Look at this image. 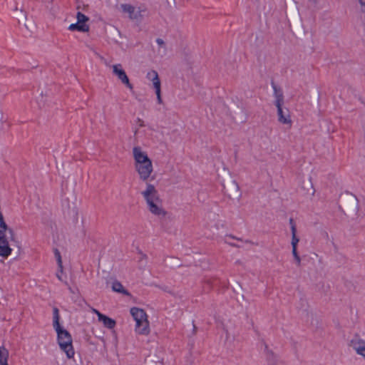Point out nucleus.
<instances>
[{
    "label": "nucleus",
    "instance_id": "nucleus-12",
    "mask_svg": "<svg viewBox=\"0 0 365 365\" xmlns=\"http://www.w3.org/2000/svg\"><path fill=\"white\" fill-rule=\"evenodd\" d=\"M123 11L128 14L130 19H138L142 16V11L140 8H135L130 4H122Z\"/></svg>",
    "mask_w": 365,
    "mask_h": 365
},
{
    "label": "nucleus",
    "instance_id": "nucleus-10",
    "mask_svg": "<svg viewBox=\"0 0 365 365\" xmlns=\"http://www.w3.org/2000/svg\"><path fill=\"white\" fill-rule=\"evenodd\" d=\"M230 115L234 121L244 123L247 119V113L243 108H235L230 111Z\"/></svg>",
    "mask_w": 365,
    "mask_h": 365
},
{
    "label": "nucleus",
    "instance_id": "nucleus-28",
    "mask_svg": "<svg viewBox=\"0 0 365 365\" xmlns=\"http://www.w3.org/2000/svg\"><path fill=\"white\" fill-rule=\"evenodd\" d=\"M157 43L160 45V46H163L164 44V41L163 39L161 38H158L157 39Z\"/></svg>",
    "mask_w": 365,
    "mask_h": 365
},
{
    "label": "nucleus",
    "instance_id": "nucleus-8",
    "mask_svg": "<svg viewBox=\"0 0 365 365\" xmlns=\"http://www.w3.org/2000/svg\"><path fill=\"white\" fill-rule=\"evenodd\" d=\"M301 187L304 192V195L308 197H312L315 193L312 179L311 176H307L301 182Z\"/></svg>",
    "mask_w": 365,
    "mask_h": 365
},
{
    "label": "nucleus",
    "instance_id": "nucleus-14",
    "mask_svg": "<svg viewBox=\"0 0 365 365\" xmlns=\"http://www.w3.org/2000/svg\"><path fill=\"white\" fill-rule=\"evenodd\" d=\"M92 311L96 314L98 316V320L101 322L103 325L108 328V329H113L115 326V320L112 319L111 318H109L108 317L100 313L97 309H93Z\"/></svg>",
    "mask_w": 365,
    "mask_h": 365
},
{
    "label": "nucleus",
    "instance_id": "nucleus-16",
    "mask_svg": "<svg viewBox=\"0 0 365 365\" xmlns=\"http://www.w3.org/2000/svg\"><path fill=\"white\" fill-rule=\"evenodd\" d=\"M148 75L153 76L152 81L155 88L158 101L160 103H162V99L160 96V81L158 77V74L155 71H152L150 73H148Z\"/></svg>",
    "mask_w": 365,
    "mask_h": 365
},
{
    "label": "nucleus",
    "instance_id": "nucleus-15",
    "mask_svg": "<svg viewBox=\"0 0 365 365\" xmlns=\"http://www.w3.org/2000/svg\"><path fill=\"white\" fill-rule=\"evenodd\" d=\"M149 206L150 211L156 215H165L166 212L162 207V200H160L158 202H147Z\"/></svg>",
    "mask_w": 365,
    "mask_h": 365
},
{
    "label": "nucleus",
    "instance_id": "nucleus-1",
    "mask_svg": "<svg viewBox=\"0 0 365 365\" xmlns=\"http://www.w3.org/2000/svg\"><path fill=\"white\" fill-rule=\"evenodd\" d=\"M274 103L277 108V120L280 124L290 128L292 125V120L289 110L284 106V97L282 90L272 83Z\"/></svg>",
    "mask_w": 365,
    "mask_h": 365
},
{
    "label": "nucleus",
    "instance_id": "nucleus-7",
    "mask_svg": "<svg viewBox=\"0 0 365 365\" xmlns=\"http://www.w3.org/2000/svg\"><path fill=\"white\" fill-rule=\"evenodd\" d=\"M341 207L344 212H350L357 206V199L353 195H348L341 198Z\"/></svg>",
    "mask_w": 365,
    "mask_h": 365
},
{
    "label": "nucleus",
    "instance_id": "nucleus-23",
    "mask_svg": "<svg viewBox=\"0 0 365 365\" xmlns=\"http://www.w3.org/2000/svg\"><path fill=\"white\" fill-rule=\"evenodd\" d=\"M289 224L291 227L292 235H297V227L294 220L292 218L289 220Z\"/></svg>",
    "mask_w": 365,
    "mask_h": 365
},
{
    "label": "nucleus",
    "instance_id": "nucleus-27",
    "mask_svg": "<svg viewBox=\"0 0 365 365\" xmlns=\"http://www.w3.org/2000/svg\"><path fill=\"white\" fill-rule=\"evenodd\" d=\"M56 257H57L58 262L59 264L61 266V263H62V262H61V255H60L59 252H58V251H57V250L56 251Z\"/></svg>",
    "mask_w": 365,
    "mask_h": 365
},
{
    "label": "nucleus",
    "instance_id": "nucleus-26",
    "mask_svg": "<svg viewBox=\"0 0 365 365\" xmlns=\"http://www.w3.org/2000/svg\"><path fill=\"white\" fill-rule=\"evenodd\" d=\"M187 328L190 329H192V332L195 333V324L192 322H189L187 324Z\"/></svg>",
    "mask_w": 365,
    "mask_h": 365
},
{
    "label": "nucleus",
    "instance_id": "nucleus-9",
    "mask_svg": "<svg viewBox=\"0 0 365 365\" xmlns=\"http://www.w3.org/2000/svg\"><path fill=\"white\" fill-rule=\"evenodd\" d=\"M143 195L145 198L147 202L155 201L158 202L161 200L155 186L151 184H148L147 185L146 190L143 192Z\"/></svg>",
    "mask_w": 365,
    "mask_h": 365
},
{
    "label": "nucleus",
    "instance_id": "nucleus-4",
    "mask_svg": "<svg viewBox=\"0 0 365 365\" xmlns=\"http://www.w3.org/2000/svg\"><path fill=\"white\" fill-rule=\"evenodd\" d=\"M130 312L136 322L135 331L140 335H148L150 332L149 322L144 310L133 307Z\"/></svg>",
    "mask_w": 365,
    "mask_h": 365
},
{
    "label": "nucleus",
    "instance_id": "nucleus-11",
    "mask_svg": "<svg viewBox=\"0 0 365 365\" xmlns=\"http://www.w3.org/2000/svg\"><path fill=\"white\" fill-rule=\"evenodd\" d=\"M351 346L357 354L365 359V340L356 337L351 341Z\"/></svg>",
    "mask_w": 365,
    "mask_h": 365
},
{
    "label": "nucleus",
    "instance_id": "nucleus-20",
    "mask_svg": "<svg viewBox=\"0 0 365 365\" xmlns=\"http://www.w3.org/2000/svg\"><path fill=\"white\" fill-rule=\"evenodd\" d=\"M53 326L54 327L60 326L59 323V314H58V309L57 308L53 309Z\"/></svg>",
    "mask_w": 365,
    "mask_h": 365
},
{
    "label": "nucleus",
    "instance_id": "nucleus-18",
    "mask_svg": "<svg viewBox=\"0 0 365 365\" xmlns=\"http://www.w3.org/2000/svg\"><path fill=\"white\" fill-rule=\"evenodd\" d=\"M214 317L216 323L217 324V326L221 327L226 333H227V329L225 325L222 317L220 315H215Z\"/></svg>",
    "mask_w": 365,
    "mask_h": 365
},
{
    "label": "nucleus",
    "instance_id": "nucleus-22",
    "mask_svg": "<svg viewBox=\"0 0 365 365\" xmlns=\"http://www.w3.org/2000/svg\"><path fill=\"white\" fill-rule=\"evenodd\" d=\"M292 252L297 265H299L301 262V259L297 253V247H292Z\"/></svg>",
    "mask_w": 365,
    "mask_h": 365
},
{
    "label": "nucleus",
    "instance_id": "nucleus-6",
    "mask_svg": "<svg viewBox=\"0 0 365 365\" xmlns=\"http://www.w3.org/2000/svg\"><path fill=\"white\" fill-rule=\"evenodd\" d=\"M89 18L78 11L76 14V22L71 24L68 29L71 31H77L78 32H88L90 26L88 25Z\"/></svg>",
    "mask_w": 365,
    "mask_h": 365
},
{
    "label": "nucleus",
    "instance_id": "nucleus-5",
    "mask_svg": "<svg viewBox=\"0 0 365 365\" xmlns=\"http://www.w3.org/2000/svg\"><path fill=\"white\" fill-rule=\"evenodd\" d=\"M58 334V344L61 348L65 351L68 358L74 356V350L72 346L71 336L68 331L63 329L61 326L55 327Z\"/></svg>",
    "mask_w": 365,
    "mask_h": 365
},
{
    "label": "nucleus",
    "instance_id": "nucleus-17",
    "mask_svg": "<svg viewBox=\"0 0 365 365\" xmlns=\"http://www.w3.org/2000/svg\"><path fill=\"white\" fill-rule=\"evenodd\" d=\"M8 358V350L4 346H0V365H9Z\"/></svg>",
    "mask_w": 365,
    "mask_h": 365
},
{
    "label": "nucleus",
    "instance_id": "nucleus-13",
    "mask_svg": "<svg viewBox=\"0 0 365 365\" xmlns=\"http://www.w3.org/2000/svg\"><path fill=\"white\" fill-rule=\"evenodd\" d=\"M113 71L124 84L130 89H133V86L130 84L128 77L120 65H113Z\"/></svg>",
    "mask_w": 365,
    "mask_h": 365
},
{
    "label": "nucleus",
    "instance_id": "nucleus-21",
    "mask_svg": "<svg viewBox=\"0 0 365 365\" xmlns=\"http://www.w3.org/2000/svg\"><path fill=\"white\" fill-rule=\"evenodd\" d=\"M232 240H239V241H242L241 239H239V238H237L232 235H227L225 236V242L227 243V244H229L232 246H236L235 244H233L231 241Z\"/></svg>",
    "mask_w": 365,
    "mask_h": 365
},
{
    "label": "nucleus",
    "instance_id": "nucleus-25",
    "mask_svg": "<svg viewBox=\"0 0 365 365\" xmlns=\"http://www.w3.org/2000/svg\"><path fill=\"white\" fill-rule=\"evenodd\" d=\"M233 289L235 292H240L241 289H242V287L238 282H235L233 283Z\"/></svg>",
    "mask_w": 365,
    "mask_h": 365
},
{
    "label": "nucleus",
    "instance_id": "nucleus-19",
    "mask_svg": "<svg viewBox=\"0 0 365 365\" xmlns=\"http://www.w3.org/2000/svg\"><path fill=\"white\" fill-rule=\"evenodd\" d=\"M112 289L118 292L126 293L125 289H123V285L119 282H113L112 285Z\"/></svg>",
    "mask_w": 365,
    "mask_h": 365
},
{
    "label": "nucleus",
    "instance_id": "nucleus-2",
    "mask_svg": "<svg viewBox=\"0 0 365 365\" xmlns=\"http://www.w3.org/2000/svg\"><path fill=\"white\" fill-rule=\"evenodd\" d=\"M135 169L143 180H148L153 173V164L148 155L140 148L135 147L133 150Z\"/></svg>",
    "mask_w": 365,
    "mask_h": 365
},
{
    "label": "nucleus",
    "instance_id": "nucleus-24",
    "mask_svg": "<svg viewBox=\"0 0 365 365\" xmlns=\"http://www.w3.org/2000/svg\"><path fill=\"white\" fill-rule=\"evenodd\" d=\"M299 241V239L297 237V235H292V247H297V244Z\"/></svg>",
    "mask_w": 365,
    "mask_h": 365
},
{
    "label": "nucleus",
    "instance_id": "nucleus-29",
    "mask_svg": "<svg viewBox=\"0 0 365 365\" xmlns=\"http://www.w3.org/2000/svg\"><path fill=\"white\" fill-rule=\"evenodd\" d=\"M361 11L365 13V7H361Z\"/></svg>",
    "mask_w": 365,
    "mask_h": 365
},
{
    "label": "nucleus",
    "instance_id": "nucleus-3",
    "mask_svg": "<svg viewBox=\"0 0 365 365\" xmlns=\"http://www.w3.org/2000/svg\"><path fill=\"white\" fill-rule=\"evenodd\" d=\"M218 177L223 186L224 192L232 199L239 200L242 195L240 187L232 177L228 169L222 168Z\"/></svg>",
    "mask_w": 365,
    "mask_h": 365
}]
</instances>
